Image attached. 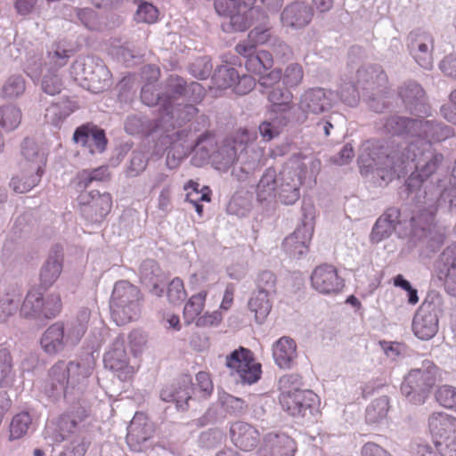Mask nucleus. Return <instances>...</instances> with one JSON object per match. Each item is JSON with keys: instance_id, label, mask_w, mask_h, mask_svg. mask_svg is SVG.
Segmentation results:
<instances>
[{"instance_id": "42", "label": "nucleus", "mask_w": 456, "mask_h": 456, "mask_svg": "<svg viewBox=\"0 0 456 456\" xmlns=\"http://www.w3.org/2000/svg\"><path fill=\"white\" fill-rule=\"evenodd\" d=\"M26 91V80L20 74L9 76L0 88V97L3 100H17Z\"/></svg>"}, {"instance_id": "63", "label": "nucleus", "mask_w": 456, "mask_h": 456, "mask_svg": "<svg viewBox=\"0 0 456 456\" xmlns=\"http://www.w3.org/2000/svg\"><path fill=\"white\" fill-rule=\"evenodd\" d=\"M215 142L214 139L208 134H201L196 141H192L186 145V152L191 151L192 149L200 153L203 159L210 157V152L213 150Z\"/></svg>"}, {"instance_id": "2", "label": "nucleus", "mask_w": 456, "mask_h": 456, "mask_svg": "<svg viewBox=\"0 0 456 456\" xmlns=\"http://www.w3.org/2000/svg\"><path fill=\"white\" fill-rule=\"evenodd\" d=\"M305 164L285 166L277 173L273 167L267 168L256 185L259 201L275 200L282 205H294L300 199Z\"/></svg>"}, {"instance_id": "40", "label": "nucleus", "mask_w": 456, "mask_h": 456, "mask_svg": "<svg viewBox=\"0 0 456 456\" xmlns=\"http://www.w3.org/2000/svg\"><path fill=\"white\" fill-rule=\"evenodd\" d=\"M246 58V69L258 75L263 74L267 69H271L273 64V60L271 53L268 51H259L252 49L247 53H240Z\"/></svg>"}, {"instance_id": "31", "label": "nucleus", "mask_w": 456, "mask_h": 456, "mask_svg": "<svg viewBox=\"0 0 456 456\" xmlns=\"http://www.w3.org/2000/svg\"><path fill=\"white\" fill-rule=\"evenodd\" d=\"M441 262L443 267L439 271V278L444 279V288L448 294L456 296V246L444 250Z\"/></svg>"}, {"instance_id": "58", "label": "nucleus", "mask_w": 456, "mask_h": 456, "mask_svg": "<svg viewBox=\"0 0 456 456\" xmlns=\"http://www.w3.org/2000/svg\"><path fill=\"white\" fill-rule=\"evenodd\" d=\"M341 101L351 107L356 106L359 102L360 94L353 81L342 79L337 93Z\"/></svg>"}, {"instance_id": "25", "label": "nucleus", "mask_w": 456, "mask_h": 456, "mask_svg": "<svg viewBox=\"0 0 456 456\" xmlns=\"http://www.w3.org/2000/svg\"><path fill=\"white\" fill-rule=\"evenodd\" d=\"M153 425L147 417L136 412L127 428L126 442L135 450L146 442L153 434Z\"/></svg>"}, {"instance_id": "44", "label": "nucleus", "mask_w": 456, "mask_h": 456, "mask_svg": "<svg viewBox=\"0 0 456 456\" xmlns=\"http://www.w3.org/2000/svg\"><path fill=\"white\" fill-rule=\"evenodd\" d=\"M71 54L72 51L67 48L63 43L55 42L47 52V59L44 67L58 70L67 65Z\"/></svg>"}, {"instance_id": "11", "label": "nucleus", "mask_w": 456, "mask_h": 456, "mask_svg": "<svg viewBox=\"0 0 456 456\" xmlns=\"http://www.w3.org/2000/svg\"><path fill=\"white\" fill-rule=\"evenodd\" d=\"M61 310L59 294H50L45 298L37 290H30L26 295L20 307V314L25 318L44 321L54 318Z\"/></svg>"}, {"instance_id": "57", "label": "nucleus", "mask_w": 456, "mask_h": 456, "mask_svg": "<svg viewBox=\"0 0 456 456\" xmlns=\"http://www.w3.org/2000/svg\"><path fill=\"white\" fill-rule=\"evenodd\" d=\"M13 377L14 370L11 354L5 348L0 349V387L11 384Z\"/></svg>"}, {"instance_id": "8", "label": "nucleus", "mask_w": 456, "mask_h": 456, "mask_svg": "<svg viewBox=\"0 0 456 456\" xmlns=\"http://www.w3.org/2000/svg\"><path fill=\"white\" fill-rule=\"evenodd\" d=\"M204 95L205 90L198 82L187 84L183 77L173 76V119L179 126L191 121L198 111L194 103L200 102Z\"/></svg>"}, {"instance_id": "50", "label": "nucleus", "mask_w": 456, "mask_h": 456, "mask_svg": "<svg viewBox=\"0 0 456 456\" xmlns=\"http://www.w3.org/2000/svg\"><path fill=\"white\" fill-rule=\"evenodd\" d=\"M238 79L239 73L237 69L228 65L218 67L212 77L214 85L221 89L234 87Z\"/></svg>"}, {"instance_id": "18", "label": "nucleus", "mask_w": 456, "mask_h": 456, "mask_svg": "<svg viewBox=\"0 0 456 456\" xmlns=\"http://www.w3.org/2000/svg\"><path fill=\"white\" fill-rule=\"evenodd\" d=\"M334 92L321 87L311 88L300 97L299 109L305 113L321 114L331 109Z\"/></svg>"}, {"instance_id": "4", "label": "nucleus", "mask_w": 456, "mask_h": 456, "mask_svg": "<svg viewBox=\"0 0 456 456\" xmlns=\"http://www.w3.org/2000/svg\"><path fill=\"white\" fill-rule=\"evenodd\" d=\"M92 369L84 363L59 361L53 365L43 386L46 396L78 399L85 392Z\"/></svg>"}, {"instance_id": "5", "label": "nucleus", "mask_w": 456, "mask_h": 456, "mask_svg": "<svg viewBox=\"0 0 456 456\" xmlns=\"http://www.w3.org/2000/svg\"><path fill=\"white\" fill-rule=\"evenodd\" d=\"M249 140L250 136L247 131L239 132L234 137L225 139L213 154L216 168L225 172L236 160L241 161V170L247 174L257 168L259 154L248 149Z\"/></svg>"}, {"instance_id": "28", "label": "nucleus", "mask_w": 456, "mask_h": 456, "mask_svg": "<svg viewBox=\"0 0 456 456\" xmlns=\"http://www.w3.org/2000/svg\"><path fill=\"white\" fill-rule=\"evenodd\" d=\"M312 238V229L305 224L297 227L293 233L283 240V248L292 257H300L308 252V244Z\"/></svg>"}, {"instance_id": "53", "label": "nucleus", "mask_w": 456, "mask_h": 456, "mask_svg": "<svg viewBox=\"0 0 456 456\" xmlns=\"http://www.w3.org/2000/svg\"><path fill=\"white\" fill-rule=\"evenodd\" d=\"M32 426V418L27 411L16 414L10 425V437L19 439L28 433Z\"/></svg>"}, {"instance_id": "16", "label": "nucleus", "mask_w": 456, "mask_h": 456, "mask_svg": "<svg viewBox=\"0 0 456 456\" xmlns=\"http://www.w3.org/2000/svg\"><path fill=\"white\" fill-rule=\"evenodd\" d=\"M433 46L434 38L427 31L416 29L407 37V47L411 55L420 67L426 69H431L433 65Z\"/></svg>"}, {"instance_id": "32", "label": "nucleus", "mask_w": 456, "mask_h": 456, "mask_svg": "<svg viewBox=\"0 0 456 456\" xmlns=\"http://www.w3.org/2000/svg\"><path fill=\"white\" fill-rule=\"evenodd\" d=\"M273 356L280 368H292L297 357L296 342L289 337L281 338L273 346Z\"/></svg>"}, {"instance_id": "30", "label": "nucleus", "mask_w": 456, "mask_h": 456, "mask_svg": "<svg viewBox=\"0 0 456 456\" xmlns=\"http://www.w3.org/2000/svg\"><path fill=\"white\" fill-rule=\"evenodd\" d=\"M43 350L51 355L62 351L65 346H69L65 336L64 326L61 322L52 324L42 335L40 339Z\"/></svg>"}, {"instance_id": "38", "label": "nucleus", "mask_w": 456, "mask_h": 456, "mask_svg": "<svg viewBox=\"0 0 456 456\" xmlns=\"http://www.w3.org/2000/svg\"><path fill=\"white\" fill-rule=\"evenodd\" d=\"M43 174L44 171L21 167L20 174L12 178L10 186L15 192L25 193L38 184Z\"/></svg>"}, {"instance_id": "56", "label": "nucleus", "mask_w": 456, "mask_h": 456, "mask_svg": "<svg viewBox=\"0 0 456 456\" xmlns=\"http://www.w3.org/2000/svg\"><path fill=\"white\" fill-rule=\"evenodd\" d=\"M200 184L198 183L190 181L184 185L183 189L187 191L185 200L191 203L199 216L202 215L203 206L200 201H210V198L207 193H201L199 190Z\"/></svg>"}, {"instance_id": "35", "label": "nucleus", "mask_w": 456, "mask_h": 456, "mask_svg": "<svg viewBox=\"0 0 456 456\" xmlns=\"http://www.w3.org/2000/svg\"><path fill=\"white\" fill-rule=\"evenodd\" d=\"M412 330L419 339L428 340L438 330V319L418 309L412 321Z\"/></svg>"}, {"instance_id": "47", "label": "nucleus", "mask_w": 456, "mask_h": 456, "mask_svg": "<svg viewBox=\"0 0 456 456\" xmlns=\"http://www.w3.org/2000/svg\"><path fill=\"white\" fill-rule=\"evenodd\" d=\"M76 109L74 102L69 100H62L49 106L45 114L46 122L58 126Z\"/></svg>"}, {"instance_id": "24", "label": "nucleus", "mask_w": 456, "mask_h": 456, "mask_svg": "<svg viewBox=\"0 0 456 456\" xmlns=\"http://www.w3.org/2000/svg\"><path fill=\"white\" fill-rule=\"evenodd\" d=\"M401 211L397 208H389L382 214L373 225L370 240L379 242L390 237L401 224Z\"/></svg>"}, {"instance_id": "1", "label": "nucleus", "mask_w": 456, "mask_h": 456, "mask_svg": "<svg viewBox=\"0 0 456 456\" xmlns=\"http://www.w3.org/2000/svg\"><path fill=\"white\" fill-rule=\"evenodd\" d=\"M454 134L452 126L436 120L417 118L416 135L420 142H411L403 151L383 146L366 147L359 156L361 173L379 177L387 183L416 170L422 180L436 172L444 157L432 149V142L444 141Z\"/></svg>"}, {"instance_id": "62", "label": "nucleus", "mask_w": 456, "mask_h": 456, "mask_svg": "<svg viewBox=\"0 0 456 456\" xmlns=\"http://www.w3.org/2000/svg\"><path fill=\"white\" fill-rule=\"evenodd\" d=\"M158 17L159 11L152 4L145 1L139 2L134 14V20L137 22L151 24L157 21Z\"/></svg>"}, {"instance_id": "12", "label": "nucleus", "mask_w": 456, "mask_h": 456, "mask_svg": "<svg viewBox=\"0 0 456 456\" xmlns=\"http://www.w3.org/2000/svg\"><path fill=\"white\" fill-rule=\"evenodd\" d=\"M318 396L311 390L295 389L281 393L280 403L289 415L298 419L311 418L316 411Z\"/></svg>"}, {"instance_id": "15", "label": "nucleus", "mask_w": 456, "mask_h": 456, "mask_svg": "<svg viewBox=\"0 0 456 456\" xmlns=\"http://www.w3.org/2000/svg\"><path fill=\"white\" fill-rule=\"evenodd\" d=\"M103 362L105 367L116 372L118 378L122 381H126L133 376L134 368L128 363L125 338L122 334L114 338L110 350L104 354Z\"/></svg>"}, {"instance_id": "6", "label": "nucleus", "mask_w": 456, "mask_h": 456, "mask_svg": "<svg viewBox=\"0 0 456 456\" xmlns=\"http://www.w3.org/2000/svg\"><path fill=\"white\" fill-rule=\"evenodd\" d=\"M355 82L362 91L364 101L373 111L382 112L387 109L386 100L390 92V86L381 66L362 65L356 70Z\"/></svg>"}, {"instance_id": "64", "label": "nucleus", "mask_w": 456, "mask_h": 456, "mask_svg": "<svg viewBox=\"0 0 456 456\" xmlns=\"http://www.w3.org/2000/svg\"><path fill=\"white\" fill-rule=\"evenodd\" d=\"M436 399L444 407L456 410V387L444 385L437 388Z\"/></svg>"}, {"instance_id": "26", "label": "nucleus", "mask_w": 456, "mask_h": 456, "mask_svg": "<svg viewBox=\"0 0 456 456\" xmlns=\"http://www.w3.org/2000/svg\"><path fill=\"white\" fill-rule=\"evenodd\" d=\"M417 118H410L393 115L386 118L379 127L384 134L403 136L407 139L415 138Z\"/></svg>"}, {"instance_id": "23", "label": "nucleus", "mask_w": 456, "mask_h": 456, "mask_svg": "<svg viewBox=\"0 0 456 456\" xmlns=\"http://www.w3.org/2000/svg\"><path fill=\"white\" fill-rule=\"evenodd\" d=\"M434 444L456 437V418L445 412H433L428 419Z\"/></svg>"}, {"instance_id": "7", "label": "nucleus", "mask_w": 456, "mask_h": 456, "mask_svg": "<svg viewBox=\"0 0 456 456\" xmlns=\"http://www.w3.org/2000/svg\"><path fill=\"white\" fill-rule=\"evenodd\" d=\"M141 302L142 294L137 287L126 281H117L110 301L112 320L117 325L136 321L141 314Z\"/></svg>"}, {"instance_id": "61", "label": "nucleus", "mask_w": 456, "mask_h": 456, "mask_svg": "<svg viewBox=\"0 0 456 456\" xmlns=\"http://www.w3.org/2000/svg\"><path fill=\"white\" fill-rule=\"evenodd\" d=\"M88 446L89 442L83 435H74L60 456H85Z\"/></svg>"}, {"instance_id": "9", "label": "nucleus", "mask_w": 456, "mask_h": 456, "mask_svg": "<svg viewBox=\"0 0 456 456\" xmlns=\"http://www.w3.org/2000/svg\"><path fill=\"white\" fill-rule=\"evenodd\" d=\"M437 373L438 369L432 362L423 361L421 367L412 369L404 378L402 394L413 404L424 403L436 382Z\"/></svg>"}, {"instance_id": "60", "label": "nucleus", "mask_w": 456, "mask_h": 456, "mask_svg": "<svg viewBox=\"0 0 456 456\" xmlns=\"http://www.w3.org/2000/svg\"><path fill=\"white\" fill-rule=\"evenodd\" d=\"M276 276L271 271H262L256 279V291L274 297L276 294Z\"/></svg>"}, {"instance_id": "39", "label": "nucleus", "mask_w": 456, "mask_h": 456, "mask_svg": "<svg viewBox=\"0 0 456 456\" xmlns=\"http://www.w3.org/2000/svg\"><path fill=\"white\" fill-rule=\"evenodd\" d=\"M273 296L256 290L252 292L248 301V308L254 313L257 323H263L269 315L273 307Z\"/></svg>"}, {"instance_id": "33", "label": "nucleus", "mask_w": 456, "mask_h": 456, "mask_svg": "<svg viewBox=\"0 0 456 456\" xmlns=\"http://www.w3.org/2000/svg\"><path fill=\"white\" fill-rule=\"evenodd\" d=\"M267 94L268 101L272 103L271 113L292 118V94L278 85L268 91H261Z\"/></svg>"}, {"instance_id": "46", "label": "nucleus", "mask_w": 456, "mask_h": 456, "mask_svg": "<svg viewBox=\"0 0 456 456\" xmlns=\"http://www.w3.org/2000/svg\"><path fill=\"white\" fill-rule=\"evenodd\" d=\"M290 119L291 118L287 116L271 113L270 118L259 125V134L265 141H271L281 134Z\"/></svg>"}, {"instance_id": "45", "label": "nucleus", "mask_w": 456, "mask_h": 456, "mask_svg": "<svg viewBox=\"0 0 456 456\" xmlns=\"http://www.w3.org/2000/svg\"><path fill=\"white\" fill-rule=\"evenodd\" d=\"M194 387L191 376L184 374L177 380V387L173 392V403H175L178 411H184L188 409V401L191 399Z\"/></svg>"}, {"instance_id": "51", "label": "nucleus", "mask_w": 456, "mask_h": 456, "mask_svg": "<svg viewBox=\"0 0 456 456\" xmlns=\"http://www.w3.org/2000/svg\"><path fill=\"white\" fill-rule=\"evenodd\" d=\"M110 177L107 167L102 166L93 170L84 169L77 175V185L79 188H86L93 182H102Z\"/></svg>"}, {"instance_id": "43", "label": "nucleus", "mask_w": 456, "mask_h": 456, "mask_svg": "<svg viewBox=\"0 0 456 456\" xmlns=\"http://www.w3.org/2000/svg\"><path fill=\"white\" fill-rule=\"evenodd\" d=\"M90 311L86 308L79 311L77 318L69 326L65 336L69 346L77 345L85 335L90 319Z\"/></svg>"}, {"instance_id": "19", "label": "nucleus", "mask_w": 456, "mask_h": 456, "mask_svg": "<svg viewBox=\"0 0 456 456\" xmlns=\"http://www.w3.org/2000/svg\"><path fill=\"white\" fill-rule=\"evenodd\" d=\"M26 73L33 81L42 77L41 88L45 94L55 95L61 93L62 81L57 69L45 68L39 61L33 60L28 63Z\"/></svg>"}, {"instance_id": "22", "label": "nucleus", "mask_w": 456, "mask_h": 456, "mask_svg": "<svg viewBox=\"0 0 456 456\" xmlns=\"http://www.w3.org/2000/svg\"><path fill=\"white\" fill-rule=\"evenodd\" d=\"M296 451L293 439L285 434L269 433L257 451L258 456H294Z\"/></svg>"}, {"instance_id": "20", "label": "nucleus", "mask_w": 456, "mask_h": 456, "mask_svg": "<svg viewBox=\"0 0 456 456\" xmlns=\"http://www.w3.org/2000/svg\"><path fill=\"white\" fill-rule=\"evenodd\" d=\"M311 282L313 288L322 294L338 293L344 287L343 279L330 265L317 266L311 275Z\"/></svg>"}, {"instance_id": "41", "label": "nucleus", "mask_w": 456, "mask_h": 456, "mask_svg": "<svg viewBox=\"0 0 456 456\" xmlns=\"http://www.w3.org/2000/svg\"><path fill=\"white\" fill-rule=\"evenodd\" d=\"M141 98L143 103L148 106H159L164 114L169 115L171 101L169 96L161 97L159 89L154 84H145L141 91Z\"/></svg>"}, {"instance_id": "52", "label": "nucleus", "mask_w": 456, "mask_h": 456, "mask_svg": "<svg viewBox=\"0 0 456 456\" xmlns=\"http://www.w3.org/2000/svg\"><path fill=\"white\" fill-rule=\"evenodd\" d=\"M444 302L443 296L436 291L431 290L427 294V297L419 310L423 311L428 314L436 316L439 320V316L444 313Z\"/></svg>"}, {"instance_id": "54", "label": "nucleus", "mask_w": 456, "mask_h": 456, "mask_svg": "<svg viewBox=\"0 0 456 456\" xmlns=\"http://www.w3.org/2000/svg\"><path fill=\"white\" fill-rule=\"evenodd\" d=\"M207 297L206 291L193 295L183 308V318L187 324H191L203 310Z\"/></svg>"}, {"instance_id": "36", "label": "nucleus", "mask_w": 456, "mask_h": 456, "mask_svg": "<svg viewBox=\"0 0 456 456\" xmlns=\"http://www.w3.org/2000/svg\"><path fill=\"white\" fill-rule=\"evenodd\" d=\"M21 155L24 158L21 163L22 167H30L37 171H44L46 156L41 151L37 143L28 138L24 139L21 143Z\"/></svg>"}, {"instance_id": "17", "label": "nucleus", "mask_w": 456, "mask_h": 456, "mask_svg": "<svg viewBox=\"0 0 456 456\" xmlns=\"http://www.w3.org/2000/svg\"><path fill=\"white\" fill-rule=\"evenodd\" d=\"M138 274L141 283L153 295L160 297L165 289L169 292L171 282L168 281V275L153 259L144 260L140 265Z\"/></svg>"}, {"instance_id": "14", "label": "nucleus", "mask_w": 456, "mask_h": 456, "mask_svg": "<svg viewBox=\"0 0 456 456\" xmlns=\"http://www.w3.org/2000/svg\"><path fill=\"white\" fill-rule=\"evenodd\" d=\"M80 212L88 222L101 223L111 209L112 200L110 193L97 191L83 192L78 197Z\"/></svg>"}, {"instance_id": "27", "label": "nucleus", "mask_w": 456, "mask_h": 456, "mask_svg": "<svg viewBox=\"0 0 456 456\" xmlns=\"http://www.w3.org/2000/svg\"><path fill=\"white\" fill-rule=\"evenodd\" d=\"M63 254L60 246L53 247L40 271V282L45 289L51 287L62 272Z\"/></svg>"}, {"instance_id": "10", "label": "nucleus", "mask_w": 456, "mask_h": 456, "mask_svg": "<svg viewBox=\"0 0 456 456\" xmlns=\"http://www.w3.org/2000/svg\"><path fill=\"white\" fill-rule=\"evenodd\" d=\"M70 74L76 80L86 82L88 90L97 94L111 86V74L103 61L94 56L80 57L71 65Z\"/></svg>"}, {"instance_id": "48", "label": "nucleus", "mask_w": 456, "mask_h": 456, "mask_svg": "<svg viewBox=\"0 0 456 456\" xmlns=\"http://www.w3.org/2000/svg\"><path fill=\"white\" fill-rule=\"evenodd\" d=\"M219 14L229 16V20L223 23L222 27L225 32H241L245 31L250 26V17L252 12H225Z\"/></svg>"}, {"instance_id": "59", "label": "nucleus", "mask_w": 456, "mask_h": 456, "mask_svg": "<svg viewBox=\"0 0 456 456\" xmlns=\"http://www.w3.org/2000/svg\"><path fill=\"white\" fill-rule=\"evenodd\" d=\"M212 63L210 57L204 55L197 57L189 64V72L198 79L208 78L212 72Z\"/></svg>"}, {"instance_id": "29", "label": "nucleus", "mask_w": 456, "mask_h": 456, "mask_svg": "<svg viewBox=\"0 0 456 456\" xmlns=\"http://www.w3.org/2000/svg\"><path fill=\"white\" fill-rule=\"evenodd\" d=\"M230 434L234 445L245 452L253 450L259 442L258 431L245 422L232 424Z\"/></svg>"}, {"instance_id": "55", "label": "nucleus", "mask_w": 456, "mask_h": 456, "mask_svg": "<svg viewBox=\"0 0 456 456\" xmlns=\"http://www.w3.org/2000/svg\"><path fill=\"white\" fill-rule=\"evenodd\" d=\"M389 409V401L387 396L374 400L366 409V420L376 423L386 418Z\"/></svg>"}, {"instance_id": "21", "label": "nucleus", "mask_w": 456, "mask_h": 456, "mask_svg": "<svg viewBox=\"0 0 456 456\" xmlns=\"http://www.w3.org/2000/svg\"><path fill=\"white\" fill-rule=\"evenodd\" d=\"M314 16L313 8L304 2H294L288 4L281 13L283 26L294 29H301L310 24Z\"/></svg>"}, {"instance_id": "13", "label": "nucleus", "mask_w": 456, "mask_h": 456, "mask_svg": "<svg viewBox=\"0 0 456 456\" xmlns=\"http://www.w3.org/2000/svg\"><path fill=\"white\" fill-rule=\"evenodd\" d=\"M225 365L236 370L242 383L253 384L260 378L261 365L254 362L252 352L243 346L226 356Z\"/></svg>"}, {"instance_id": "49", "label": "nucleus", "mask_w": 456, "mask_h": 456, "mask_svg": "<svg viewBox=\"0 0 456 456\" xmlns=\"http://www.w3.org/2000/svg\"><path fill=\"white\" fill-rule=\"evenodd\" d=\"M22 119L21 110L15 104L8 103L0 107V126L6 131L16 129Z\"/></svg>"}, {"instance_id": "3", "label": "nucleus", "mask_w": 456, "mask_h": 456, "mask_svg": "<svg viewBox=\"0 0 456 456\" xmlns=\"http://www.w3.org/2000/svg\"><path fill=\"white\" fill-rule=\"evenodd\" d=\"M417 199L416 214L411 219L415 236L442 244L444 235L436 230L435 216L439 208L456 215V188L445 189L438 198L426 191H419Z\"/></svg>"}, {"instance_id": "34", "label": "nucleus", "mask_w": 456, "mask_h": 456, "mask_svg": "<svg viewBox=\"0 0 456 456\" xmlns=\"http://www.w3.org/2000/svg\"><path fill=\"white\" fill-rule=\"evenodd\" d=\"M398 96L410 111H417L425 102V92L421 86L413 80L403 82L398 87Z\"/></svg>"}, {"instance_id": "37", "label": "nucleus", "mask_w": 456, "mask_h": 456, "mask_svg": "<svg viewBox=\"0 0 456 456\" xmlns=\"http://www.w3.org/2000/svg\"><path fill=\"white\" fill-rule=\"evenodd\" d=\"M275 37L270 28L257 27L248 33L246 40L236 45L235 50L238 53H247L252 49L256 50V46L258 45H271Z\"/></svg>"}]
</instances>
